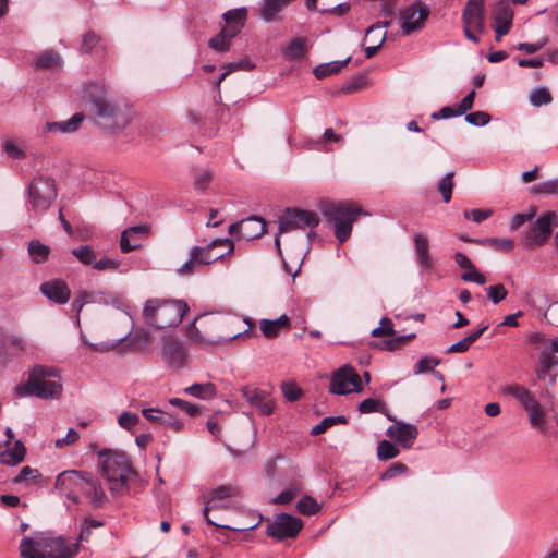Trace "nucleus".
I'll use <instances>...</instances> for the list:
<instances>
[{
    "label": "nucleus",
    "instance_id": "obj_1",
    "mask_svg": "<svg viewBox=\"0 0 558 558\" xmlns=\"http://www.w3.org/2000/svg\"><path fill=\"white\" fill-rule=\"evenodd\" d=\"M82 101L97 124L110 132L124 130L133 118L132 109L116 100L99 83H87L82 89Z\"/></svg>",
    "mask_w": 558,
    "mask_h": 558
},
{
    "label": "nucleus",
    "instance_id": "obj_2",
    "mask_svg": "<svg viewBox=\"0 0 558 558\" xmlns=\"http://www.w3.org/2000/svg\"><path fill=\"white\" fill-rule=\"evenodd\" d=\"M97 466L108 482L111 495H126L130 483L138 476L128 454L114 449H102L97 452Z\"/></svg>",
    "mask_w": 558,
    "mask_h": 558
},
{
    "label": "nucleus",
    "instance_id": "obj_3",
    "mask_svg": "<svg viewBox=\"0 0 558 558\" xmlns=\"http://www.w3.org/2000/svg\"><path fill=\"white\" fill-rule=\"evenodd\" d=\"M189 305L182 300L148 299L143 308L144 322L154 329L178 326Z\"/></svg>",
    "mask_w": 558,
    "mask_h": 558
},
{
    "label": "nucleus",
    "instance_id": "obj_4",
    "mask_svg": "<svg viewBox=\"0 0 558 558\" xmlns=\"http://www.w3.org/2000/svg\"><path fill=\"white\" fill-rule=\"evenodd\" d=\"M19 397L34 396L40 399H59L62 385L58 369L47 366H36L25 384L15 387Z\"/></svg>",
    "mask_w": 558,
    "mask_h": 558
},
{
    "label": "nucleus",
    "instance_id": "obj_5",
    "mask_svg": "<svg viewBox=\"0 0 558 558\" xmlns=\"http://www.w3.org/2000/svg\"><path fill=\"white\" fill-rule=\"evenodd\" d=\"M227 320L221 317L199 315L187 328V337L197 345L205 347L239 338L242 332L225 330Z\"/></svg>",
    "mask_w": 558,
    "mask_h": 558
},
{
    "label": "nucleus",
    "instance_id": "obj_6",
    "mask_svg": "<svg viewBox=\"0 0 558 558\" xmlns=\"http://www.w3.org/2000/svg\"><path fill=\"white\" fill-rule=\"evenodd\" d=\"M320 210L326 219L333 223L335 236L340 243L350 238L352 226L362 214L361 209L348 202H324Z\"/></svg>",
    "mask_w": 558,
    "mask_h": 558
},
{
    "label": "nucleus",
    "instance_id": "obj_7",
    "mask_svg": "<svg viewBox=\"0 0 558 558\" xmlns=\"http://www.w3.org/2000/svg\"><path fill=\"white\" fill-rule=\"evenodd\" d=\"M320 219L315 211L287 208L279 217V233H287L295 230L313 231L319 223Z\"/></svg>",
    "mask_w": 558,
    "mask_h": 558
},
{
    "label": "nucleus",
    "instance_id": "obj_8",
    "mask_svg": "<svg viewBox=\"0 0 558 558\" xmlns=\"http://www.w3.org/2000/svg\"><path fill=\"white\" fill-rule=\"evenodd\" d=\"M28 196L35 211L47 210L57 197L54 181L50 178H35L29 184Z\"/></svg>",
    "mask_w": 558,
    "mask_h": 558
},
{
    "label": "nucleus",
    "instance_id": "obj_9",
    "mask_svg": "<svg viewBox=\"0 0 558 558\" xmlns=\"http://www.w3.org/2000/svg\"><path fill=\"white\" fill-rule=\"evenodd\" d=\"M239 494V489L233 485H220L210 492V497L204 507V515L208 524L215 525L219 529H228L232 531H251L254 530L257 524L248 526H229L215 522L208 514V511L219 507V500H230L232 497Z\"/></svg>",
    "mask_w": 558,
    "mask_h": 558
},
{
    "label": "nucleus",
    "instance_id": "obj_10",
    "mask_svg": "<svg viewBox=\"0 0 558 558\" xmlns=\"http://www.w3.org/2000/svg\"><path fill=\"white\" fill-rule=\"evenodd\" d=\"M87 304L113 305L120 307L121 301L118 296L111 295L102 290H80L74 293L72 310L75 312L76 320L80 322V314Z\"/></svg>",
    "mask_w": 558,
    "mask_h": 558
},
{
    "label": "nucleus",
    "instance_id": "obj_11",
    "mask_svg": "<svg viewBox=\"0 0 558 558\" xmlns=\"http://www.w3.org/2000/svg\"><path fill=\"white\" fill-rule=\"evenodd\" d=\"M360 391H362L361 377L352 366L344 365L332 375L330 392L347 395Z\"/></svg>",
    "mask_w": 558,
    "mask_h": 558
},
{
    "label": "nucleus",
    "instance_id": "obj_12",
    "mask_svg": "<svg viewBox=\"0 0 558 558\" xmlns=\"http://www.w3.org/2000/svg\"><path fill=\"white\" fill-rule=\"evenodd\" d=\"M302 527L303 522L301 519L291 514L281 513L267 525L266 533L270 537L282 541L284 538L295 537Z\"/></svg>",
    "mask_w": 558,
    "mask_h": 558
},
{
    "label": "nucleus",
    "instance_id": "obj_13",
    "mask_svg": "<svg viewBox=\"0 0 558 558\" xmlns=\"http://www.w3.org/2000/svg\"><path fill=\"white\" fill-rule=\"evenodd\" d=\"M241 396L245 401L254 407L259 414L270 415L272 414L276 402L271 397L270 391L266 389H259L253 386H244L240 389Z\"/></svg>",
    "mask_w": 558,
    "mask_h": 558
},
{
    "label": "nucleus",
    "instance_id": "obj_14",
    "mask_svg": "<svg viewBox=\"0 0 558 558\" xmlns=\"http://www.w3.org/2000/svg\"><path fill=\"white\" fill-rule=\"evenodd\" d=\"M80 492L87 502L95 509L102 508L109 502L101 482L92 473L85 472L83 482H81Z\"/></svg>",
    "mask_w": 558,
    "mask_h": 558
},
{
    "label": "nucleus",
    "instance_id": "obj_15",
    "mask_svg": "<svg viewBox=\"0 0 558 558\" xmlns=\"http://www.w3.org/2000/svg\"><path fill=\"white\" fill-rule=\"evenodd\" d=\"M85 472L68 470L60 473L56 480V488L74 504H80L81 482H83Z\"/></svg>",
    "mask_w": 558,
    "mask_h": 558
},
{
    "label": "nucleus",
    "instance_id": "obj_16",
    "mask_svg": "<svg viewBox=\"0 0 558 558\" xmlns=\"http://www.w3.org/2000/svg\"><path fill=\"white\" fill-rule=\"evenodd\" d=\"M429 15V9L422 3L409 5L401 14V29L404 36H408L423 28L425 21Z\"/></svg>",
    "mask_w": 558,
    "mask_h": 558
},
{
    "label": "nucleus",
    "instance_id": "obj_17",
    "mask_svg": "<svg viewBox=\"0 0 558 558\" xmlns=\"http://www.w3.org/2000/svg\"><path fill=\"white\" fill-rule=\"evenodd\" d=\"M46 558H74L78 553V542H71L62 536H45Z\"/></svg>",
    "mask_w": 558,
    "mask_h": 558
},
{
    "label": "nucleus",
    "instance_id": "obj_18",
    "mask_svg": "<svg viewBox=\"0 0 558 558\" xmlns=\"http://www.w3.org/2000/svg\"><path fill=\"white\" fill-rule=\"evenodd\" d=\"M162 359L174 368H182L186 363V350L182 343L172 336L162 338Z\"/></svg>",
    "mask_w": 558,
    "mask_h": 558
},
{
    "label": "nucleus",
    "instance_id": "obj_19",
    "mask_svg": "<svg viewBox=\"0 0 558 558\" xmlns=\"http://www.w3.org/2000/svg\"><path fill=\"white\" fill-rule=\"evenodd\" d=\"M462 22L464 28L483 33L485 29L484 0H469L462 13Z\"/></svg>",
    "mask_w": 558,
    "mask_h": 558
},
{
    "label": "nucleus",
    "instance_id": "obj_20",
    "mask_svg": "<svg viewBox=\"0 0 558 558\" xmlns=\"http://www.w3.org/2000/svg\"><path fill=\"white\" fill-rule=\"evenodd\" d=\"M493 17L496 40L499 41L502 36L510 32L512 26L513 11L507 0H501L496 4Z\"/></svg>",
    "mask_w": 558,
    "mask_h": 558
},
{
    "label": "nucleus",
    "instance_id": "obj_21",
    "mask_svg": "<svg viewBox=\"0 0 558 558\" xmlns=\"http://www.w3.org/2000/svg\"><path fill=\"white\" fill-rule=\"evenodd\" d=\"M386 434L403 448H410L418 435V429L413 424L395 422L387 428Z\"/></svg>",
    "mask_w": 558,
    "mask_h": 558
},
{
    "label": "nucleus",
    "instance_id": "obj_22",
    "mask_svg": "<svg viewBox=\"0 0 558 558\" xmlns=\"http://www.w3.org/2000/svg\"><path fill=\"white\" fill-rule=\"evenodd\" d=\"M227 247L226 254H231L234 250V244L229 239H215L206 246H194L193 248H197V259L202 266L210 265L216 260H219L225 257V254L220 255H210V248H219Z\"/></svg>",
    "mask_w": 558,
    "mask_h": 558
},
{
    "label": "nucleus",
    "instance_id": "obj_23",
    "mask_svg": "<svg viewBox=\"0 0 558 558\" xmlns=\"http://www.w3.org/2000/svg\"><path fill=\"white\" fill-rule=\"evenodd\" d=\"M555 218L554 214H546L539 217L530 228L526 234V241L531 245L543 244L551 232V222Z\"/></svg>",
    "mask_w": 558,
    "mask_h": 558
},
{
    "label": "nucleus",
    "instance_id": "obj_24",
    "mask_svg": "<svg viewBox=\"0 0 558 558\" xmlns=\"http://www.w3.org/2000/svg\"><path fill=\"white\" fill-rule=\"evenodd\" d=\"M40 292L57 304L68 303L71 290L62 279H53L40 284Z\"/></svg>",
    "mask_w": 558,
    "mask_h": 558
},
{
    "label": "nucleus",
    "instance_id": "obj_25",
    "mask_svg": "<svg viewBox=\"0 0 558 558\" xmlns=\"http://www.w3.org/2000/svg\"><path fill=\"white\" fill-rule=\"evenodd\" d=\"M45 536L24 537L20 543V554L23 558H46Z\"/></svg>",
    "mask_w": 558,
    "mask_h": 558
},
{
    "label": "nucleus",
    "instance_id": "obj_26",
    "mask_svg": "<svg viewBox=\"0 0 558 558\" xmlns=\"http://www.w3.org/2000/svg\"><path fill=\"white\" fill-rule=\"evenodd\" d=\"M148 234V227L146 225L133 226L125 229L120 239V248L122 253H130L140 247L137 236Z\"/></svg>",
    "mask_w": 558,
    "mask_h": 558
},
{
    "label": "nucleus",
    "instance_id": "obj_27",
    "mask_svg": "<svg viewBox=\"0 0 558 558\" xmlns=\"http://www.w3.org/2000/svg\"><path fill=\"white\" fill-rule=\"evenodd\" d=\"M85 116L82 112H77L73 114L66 121L60 122H46L44 126V132H52V133H72L78 130L82 122L84 121Z\"/></svg>",
    "mask_w": 558,
    "mask_h": 558
},
{
    "label": "nucleus",
    "instance_id": "obj_28",
    "mask_svg": "<svg viewBox=\"0 0 558 558\" xmlns=\"http://www.w3.org/2000/svg\"><path fill=\"white\" fill-rule=\"evenodd\" d=\"M265 232V222L262 218L251 216L241 221L240 236L246 241L259 238Z\"/></svg>",
    "mask_w": 558,
    "mask_h": 558
},
{
    "label": "nucleus",
    "instance_id": "obj_29",
    "mask_svg": "<svg viewBox=\"0 0 558 558\" xmlns=\"http://www.w3.org/2000/svg\"><path fill=\"white\" fill-rule=\"evenodd\" d=\"M25 453V446L21 440H16L13 445L5 446V448L0 451V463L14 466L24 460Z\"/></svg>",
    "mask_w": 558,
    "mask_h": 558
},
{
    "label": "nucleus",
    "instance_id": "obj_30",
    "mask_svg": "<svg viewBox=\"0 0 558 558\" xmlns=\"http://www.w3.org/2000/svg\"><path fill=\"white\" fill-rule=\"evenodd\" d=\"M290 319L287 315H281L276 319H262L259 328L266 338H276L283 328H289Z\"/></svg>",
    "mask_w": 558,
    "mask_h": 558
},
{
    "label": "nucleus",
    "instance_id": "obj_31",
    "mask_svg": "<svg viewBox=\"0 0 558 558\" xmlns=\"http://www.w3.org/2000/svg\"><path fill=\"white\" fill-rule=\"evenodd\" d=\"M25 341L14 335L0 336V359L16 354L24 349Z\"/></svg>",
    "mask_w": 558,
    "mask_h": 558
},
{
    "label": "nucleus",
    "instance_id": "obj_32",
    "mask_svg": "<svg viewBox=\"0 0 558 558\" xmlns=\"http://www.w3.org/2000/svg\"><path fill=\"white\" fill-rule=\"evenodd\" d=\"M414 250L416 255V262L421 268L429 269L432 267V259L428 253L427 239L422 234L414 236Z\"/></svg>",
    "mask_w": 558,
    "mask_h": 558
},
{
    "label": "nucleus",
    "instance_id": "obj_33",
    "mask_svg": "<svg viewBox=\"0 0 558 558\" xmlns=\"http://www.w3.org/2000/svg\"><path fill=\"white\" fill-rule=\"evenodd\" d=\"M502 391L505 393L510 395L513 398H515L521 403L523 409H526L527 407L533 404L535 401H537L535 399V397L533 396V393L529 389H526L524 386H521V385L515 384V385L506 386Z\"/></svg>",
    "mask_w": 558,
    "mask_h": 558
},
{
    "label": "nucleus",
    "instance_id": "obj_34",
    "mask_svg": "<svg viewBox=\"0 0 558 558\" xmlns=\"http://www.w3.org/2000/svg\"><path fill=\"white\" fill-rule=\"evenodd\" d=\"M351 60V57H348L341 61H331L327 63H322L314 68L313 73L316 78L323 80L327 76L339 73Z\"/></svg>",
    "mask_w": 558,
    "mask_h": 558
},
{
    "label": "nucleus",
    "instance_id": "obj_35",
    "mask_svg": "<svg viewBox=\"0 0 558 558\" xmlns=\"http://www.w3.org/2000/svg\"><path fill=\"white\" fill-rule=\"evenodd\" d=\"M184 392L198 399H209L216 396L217 388L213 383H196L184 388Z\"/></svg>",
    "mask_w": 558,
    "mask_h": 558
},
{
    "label": "nucleus",
    "instance_id": "obj_36",
    "mask_svg": "<svg viewBox=\"0 0 558 558\" xmlns=\"http://www.w3.org/2000/svg\"><path fill=\"white\" fill-rule=\"evenodd\" d=\"M37 69H52L59 68L62 64V58L58 52L44 51L35 60Z\"/></svg>",
    "mask_w": 558,
    "mask_h": 558
},
{
    "label": "nucleus",
    "instance_id": "obj_37",
    "mask_svg": "<svg viewBox=\"0 0 558 558\" xmlns=\"http://www.w3.org/2000/svg\"><path fill=\"white\" fill-rule=\"evenodd\" d=\"M527 413L529 423L538 429L545 427V412L538 401L524 409Z\"/></svg>",
    "mask_w": 558,
    "mask_h": 558
},
{
    "label": "nucleus",
    "instance_id": "obj_38",
    "mask_svg": "<svg viewBox=\"0 0 558 558\" xmlns=\"http://www.w3.org/2000/svg\"><path fill=\"white\" fill-rule=\"evenodd\" d=\"M197 248H191L189 252V258L183 263L178 269L177 274L179 276H191L197 271H199L202 265L197 259Z\"/></svg>",
    "mask_w": 558,
    "mask_h": 558
},
{
    "label": "nucleus",
    "instance_id": "obj_39",
    "mask_svg": "<svg viewBox=\"0 0 558 558\" xmlns=\"http://www.w3.org/2000/svg\"><path fill=\"white\" fill-rule=\"evenodd\" d=\"M102 526L104 521L95 519L93 517H85L81 524L77 542H89L93 530L100 529Z\"/></svg>",
    "mask_w": 558,
    "mask_h": 558
},
{
    "label": "nucleus",
    "instance_id": "obj_40",
    "mask_svg": "<svg viewBox=\"0 0 558 558\" xmlns=\"http://www.w3.org/2000/svg\"><path fill=\"white\" fill-rule=\"evenodd\" d=\"M50 248L38 240H33L28 244V254L36 264L44 263L48 258Z\"/></svg>",
    "mask_w": 558,
    "mask_h": 558
},
{
    "label": "nucleus",
    "instance_id": "obj_41",
    "mask_svg": "<svg viewBox=\"0 0 558 558\" xmlns=\"http://www.w3.org/2000/svg\"><path fill=\"white\" fill-rule=\"evenodd\" d=\"M223 20L226 24H234L240 27H244L246 19H247V10L246 8H236L233 10H229L223 13Z\"/></svg>",
    "mask_w": 558,
    "mask_h": 558
},
{
    "label": "nucleus",
    "instance_id": "obj_42",
    "mask_svg": "<svg viewBox=\"0 0 558 558\" xmlns=\"http://www.w3.org/2000/svg\"><path fill=\"white\" fill-rule=\"evenodd\" d=\"M71 253L78 259L83 265H94L96 262V253L89 245H81L74 247Z\"/></svg>",
    "mask_w": 558,
    "mask_h": 558
},
{
    "label": "nucleus",
    "instance_id": "obj_43",
    "mask_svg": "<svg viewBox=\"0 0 558 558\" xmlns=\"http://www.w3.org/2000/svg\"><path fill=\"white\" fill-rule=\"evenodd\" d=\"M453 178H454V173L448 172L445 177H442L439 180V182L437 184V190L441 194L445 203H449L451 201L452 190L454 186Z\"/></svg>",
    "mask_w": 558,
    "mask_h": 558
},
{
    "label": "nucleus",
    "instance_id": "obj_44",
    "mask_svg": "<svg viewBox=\"0 0 558 558\" xmlns=\"http://www.w3.org/2000/svg\"><path fill=\"white\" fill-rule=\"evenodd\" d=\"M305 52V39L303 38H295L292 40L284 51L286 57L290 60L301 59L304 57Z\"/></svg>",
    "mask_w": 558,
    "mask_h": 558
},
{
    "label": "nucleus",
    "instance_id": "obj_45",
    "mask_svg": "<svg viewBox=\"0 0 558 558\" xmlns=\"http://www.w3.org/2000/svg\"><path fill=\"white\" fill-rule=\"evenodd\" d=\"M531 104L535 107H541L543 105H548L551 102L553 98L549 90L546 87H536L534 88L529 96Z\"/></svg>",
    "mask_w": 558,
    "mask_h": 558
},
{
    "label": "nucleus",
    "instance_id": "obj_46",
    "mask_svg": "<svg viewBox=\"0 0 558 558\" xmlns=\"http://www.w3.org/2000/svg\"><path fill=\"white\" fill-rule=\"evenodd\" d=\"M213 172L208 169H201L195 171L193 178L194 189L197 191H205L213 181Z\"/></svg>",
    "mask_w": 558,
    "mask_h": 558
},
{
    "label": "nucleus",
    "instance_id": "obj_47",
    "mask_svg": "<svg viewBox=\"0 0 558 558\" xmlns=\"http://www.w3.org/2000/svg\"><path fill=\"white\" fill-rule=\"evenodd\" d=\"M367 85V77L364 74H357L353 76L351 80L344 83L342 90L345 94L356 93Z\"/></svg>",
    "mask_w": 558,
    "mask_h": 558
},
{
    "label": "nucleus",
    "instance_id": "obj_48",
    "mask_svg": "<svg viewBox=\"0 0 558 558\" xmlns=\"http://www.w3.org/2000/svg\"><path fill=\"white\" fill-rule=\"evenodd\" d=\"M337 423H342V424L347 423L345 416H343V415L327 416V417L323 418L319 424H317L315 427H313L312 435H319L322 433H325L329 427H331L332 425H335Z\"/></svg>",
    "mask_w": 558,
    "mask_h": 558
},
{
    "label": "nucleus",
    "instance_id": "obj_49",
    "mask_svg": "<svg viewBox=\"0 0 558 558\" xmlns=\"http://www.w3.org/2000/svg\"><path fill=\"white\" fill-rule=\"evenodd\" d=\"M546 361L553 364L558 363V339L548 341V344L543 349L541 353V362Z\"/></svg>",
    "mask_w": 558,
    "mask_h": 558
},
{
    "label": "nucleus",
    "instance_id": "obj_50",
    "mask_svg": "<svg viewBox=\"0 0 558 558\" xmlns=\"http://www.w3.org/2000/svg\"><path fill=\"white\" fill-rule=\"evenodd\" d=\"M298 510L305 515H312L319 511V505L311 496H305L298 502Z\"/></svg>",
    "mask_w": 558,
    "mask_h": 558
},
{
    "label": "nucleus",
    "instance_id": "obj_51",
    "mask_svg": "<svg viewBox=\"0 0 558 558\" xmlns=\"http://www.w3.org/2000/svg\"><path fill=\"white\" fill-rule=\"evenodd\" d=\"M399 449L388 440H381L377 447V456L380 460H388L397 457Z\"/></svg>",
    "mask_w": 558,
    "mask_h": 558
},
{
    "label": "nucleus",
    "instance_id": "obj_52",
    "mask_svg": "<svg viewBox=\"0 0 558 558\" xmlns=\"http://www.w3.org/2000/svg\"><path fill=\"white\" fill-rule=\"evenodd\" d=\"M440 364V360L437 357L425 356L417 361L414 367V374L420 375L423 373H427L434 369L437 365Z\"/></svg>",
    "mask_w": 558,
    "mask_h": 558
},
{
    "label": "nucleus",
    "instance_id": "obj_53",
    "mask_svg": "<svg viewBox=\"0 0 558 558\" xmlns=\"http://www.w3.org/2000/svg\"><path fill=\"white\" fill-rule=\"evenodd\" d=\"M484 243L501 252H510L514 247L513 241L506 238H487L484 240Z\"/></svg>",
    "mask_w": 558,
    "mask_h": 558
},
{
    "label": "nucleus",
    "instance_id": "obj_54",
    "mask_svg": "<svg viewBox=\"0 0 558 558\" xmlns=\"http://www.w3.org/2000/svg\"><path fill=\"white\" fill-rule=\"evenodd\" d=\"M140 423V416L136 413L124 411L118 417V424L120 427L131 430L135 425Z\"/></svg>",
    "mask_w": 558,
    "mask_h": 558
},
{
    "label": "nucleus",
    "instance_id": "obj_55",
    "mask_svg": "<svg viewBox=\"0 0 558 558\" xmlns=\"http://www.w3.org/2000/svg\"><path fill=\"white\" fill-rule=\"evenodd\" d=\"M465 121L474 126H484L489 123L490 116L484 111H475L466 113Z\"/></svg>",
    "mask_w": 558,
    "mask_h": 558
},
{
    "label": "nucleus",
    "instance_id": "obj_56",
    "mask_svg": "<svg viewBox=\"0 0 558 558\" xmlns=\"http://www.w3.org/2000/svg\"><path fill=\"white\" fill-rule=\"evenodd\" d=\"M487 295L494 304H498L506 299L508 292L504 284L498 283L486 289Z\"/></svg>",
    "mask_w": 558,
    "mask_h": 558
},
{
    "label": "nucleus",
    "instance_id": "obj_57",
    "mask_svg": "<svg viewBox=\"0 0 558 558\" xmlns=\"http://www.w3.org/2000/svg\"><path fill=\"white\" fill-rule=\"evenodd\" d=\"M40 476V473L37 469H33L28 465L22 468L20 473L14 477L13 482L15 484L24 483L27 481H36Z\"/></svg>",
    "mask_w": 558,
    "mask_h": 558
},
{
    "label": "nucleus",
    "instance_id": "obj_58",
    "mask_svg": "<svg viewBox=\"0 0 558 558\" xmlns=\"http://www.w3.org/2000/svg\"><path fill=\"white\" fill-rule=\"evenodd\" d=\"M373 337L393 336L395 329L390 318L384 317L380 320V326L372 330Z\"/></svg>",
    "mask_w": 558,
    "mask_h": 558
},
{
    "label": "nucleus",
    "instance_id": "obj_59",
    "mask_svg": "<svg viewBox=\"0 0 558 558\" xmlns=\"http://www.w3.org/2000/svg\"><path fill=\"white\" fill-rule=\"evenodd\" d=\"M209 48L218 52H225L230 48V41L221 34L214 36L208 41Z\"/></svg>",
    "mask_w": 558,
    "mask_h": 558
},
{
    "label": "nucleus",
    "instance_id": "obj_60",
    "mask_svg": "<svg viewBox=\"0 0 558 558\" xmlns=\"http://www.w3.org/2000/svg\"><path fill=\"white\" fill-rule=\"evenodd\" d=\"M383 408V402L372 398L364 399L359 405V410L361 413L380 412Z\"/></svg>",
    "mask_w": 558,
    "mask_h": 558
},
{
    "label": "nucleus",
    "instance_id": "obj_61",
    "mask_svg": "<svg viewBox=\"0 0 558 558\" xmlns=\"http://www.w3.org/2000/svg\"><path fill=\"white\" fill-rule=\"evenodd\" d=\"M493 215L492 209H472L464 210L463 216L468 219H472L476 223H481L482 221L488 219Z\"/></svg>",
    "mask_w": 558,
    "mask_h": 558
},
{
    "label": "nucleus",
    "instance_id": "obj_62",
    "mask_svg": "<svg viewBox=\"0 0 558 558\" xmlns=\"http://www.w3.org/2000/svg\"><path fill=\"white\" fill-rule=\"evenodd\" d=\"M281 390L288 401H296L302 395V390L294 383H283Z\"/></svg>",
    "mask_w": 558,
    "mask_h": 558
},
{
    "label": "nucleus",
    "instance_id": "obj_63",
    "mask_svg": "<svg viewBox=\"0 0 558 558\" xmlns=\"http://www.w3.org/2000/svg\"><path fill=\"white\" fill-rule=\"evenodd\" d=\"M169 403L181 408L190 416H196L199 413V408L197 405L184 401L180 398H172L169 400Z\"/></svg>",
    "mask_w": 558,
    "mask_h": 558
},
{
    "label": "nucleus",
    "instance_id": "obj_64",
    "mask_svg": "<svg viewBox=\"0 0 558 558\" xmlns=\"http://www.w3.org/2000/svg\"><path fill=\"white\" fill-rule=\"evenodd\" d=\"M461 279L468 282H475L477 284L486 283V277L483 274H481L475 266L463 272L461 275Z\"/></svg>",
    "mask_w": 558,
    "mask_h": 558
}]
</instances>
